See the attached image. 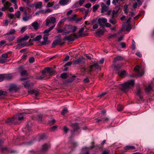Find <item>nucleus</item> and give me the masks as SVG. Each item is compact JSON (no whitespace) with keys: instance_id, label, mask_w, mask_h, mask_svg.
I'll use <instances>...</instances> for the list:
<instances>
[{"instance_id":"1a4fd4ad","label":"nucleus","mask_w":154,"mask_h":154,"mask_svg":"<svg viewBox=\"0 0 154 154\" xmlns=\"http://www.w3.org/2000/svg\"><path fill=\"white\" fill-rule=\"evenodd\" d=\"M69 140L70 143L72 144V151H73V149L75 148L78 146V143L76 142L72 139V136L69 137Z\"/></svg>"},{"instance_id":"dca6fc26","label":"nucleus","mask_w":154,"mask_h":154,"mask_svg":"<svg viewBox=\"0 0 154 154\" xmlns=\"http://www.w3.org/2000/svg\"><path fill=\"white\" fill-rule=\"evenodd\" d=\"M32 17V14H29V13L28 15L24 16L22 18V20L24 22L28 21L29 19L31 18Z\"/></svg>"},{"instance_id":"f257e3e1","label":"nucleus","mask_w":154,"mask_h":154,"mask_svg":"<svg viewBox=\"0 0 154 154\" xmlns=\"http://www.w3.org/2000/svg\"><path fill=\"white\" fill-rule=\"evenodd\" d=\"M135 85L134 79L130 80L123 84L121 85L119 88L125 92H128L131 87L134 86Z\"/></svg>"},{"instance_id":"5fc2aeb1","label":"nucleus","mask_w":154,"mask_h":154,"mask_svg":"<svg viewBox=\"0 0 154 154\" xmlns=\"http://www.w3.org/2000/svg\"><path fill=\"white\" fill-rule=\"evenodd\" d=\"M76 77L75 75H73L70 78H69L67 79L68 82H72L74 80V78Z\"/></svg>"},{"instance_id":"412c9836","label":"nucleus","mask_w":154,"mask_h":154,"mask_svg":"<svg viewBox=\"0 0 154 154\" xmlns=\"http://www.w3.org/2000/svg\"><path fill=\"white\" fill-rule=\"evenodd\" d=\"M94 68L93 64L90 66L86 70V69H85L84 70L85 72H87L89 74H90L91 72L93 70Z\"/></svg>"},{"instance_id":"a18cd8bd","label":"nucleus","mask_w":154,"mask_h":154,"mask_svg":"<svg viewBox=\"0 0 154 154\" xmlns=\"http://www.w3.org/2000/svg\"><path fill=\"white\" fill-rule=\"evenodd\" d=\"M99 6V5L98 4H96L94 5L93 7V12H95Z\"/></svg>"},{"instance_id":"bf43d9fd","label":"nucleus","mask_w":154,"mask_h":154,"mask_svg":"<svg viewBox=\"0 0 154 154\" xmlns=\"http://www.w3.org/2000/svg\"><path fill=\"white\" fill-rule=\"evenodd\" d=\"M15 32V30L14 29H11L10 31L7 32L6 34L7 35H9L10 34H12L14 33Z\"/></svg>"},{"instance_id":"5701e85b","label":"nucleus","mask_w":154,"mask_h":154,"mask_svg":"<svg viewBox=\"0 0 154 154\" xmlns=\"http://www.w3.org/2000/svg\"><path fill=\"white\" fill-rule=\"evenodd\" d=\"M1 151L2 153L10 152V149L7 147H2L1 149Z\"/></svg>"},{"instance_id":"6ab92c4d","label":"nucleus","mask_w":154,"mask_h":154,"mask_svg":"<svg viewBox=\"0 0 154 154\" xmlns=\"http://www.w3.org/2000/svg\"><path fill=\"white\" fill-rule=\"evenodd\" d=\"M72 126L73 127L74 132H75L77 130L79 129L78 123H72Z\"/></svg>"},{"instance_id":"20e7f679","label":"nucleus","mask_w":154,"mask_h":154,"mask_svg":"<svg viewBox=\"0 0 154 154\" xmlns=\"http://www.w3.org/2000/svg\"><path fill=\"white\" fill-rule=\"evenodd\" d=\"M79 38L78 35L74 33L73 35L71 34L69 36H65L63 40H68L69 42H73L75 40V38Z\"/></svg>"},{"instance_id":"603ef678","label":"nucleus","mask_w":154,"mask_h":154,"mask_svg":"<svg viewBox=\"0 0 154 154\" xmlns=\"http://www.w3.org/2000/svg\"><path fill=\"white\" fill-rule=\"evenodd\" d=\"M68 112V110L67 108H64L62 110V111L61 113V114L63 115H65V114Z\"/></svg>"},{"instance_id":"49530a36","label":"nucleus","mask_w":154,"mask_h":154,"mask_svg":"<svg viewBox=\"0 0 154 154\" xmlns=\"http://www.w3.org/2000/svg\"><path fill=\"white\" fill-rule=\"evenodd\" d=\"M84 28L83 27V28H81V29H80L79 31L78 32L79 34V36L80 37H81L83 36L82 33L84 31ZM86 35H85V34L84 35H83L84 36H86Z\"/></svg>"},{"instance_id":"72a5a7b5","label":"nucleus","mask_w":154,"mask_h":154,"mask_svg":"<svg viewBox=\"0 0 154 154\" xmlns=\"http://www.w3.org/2000/svg\"><path fill=\"white\" fill-rule=\"evenodd\" d=\"M55 25L47 29H45L43 32L44 33H47L49 32L51 30L54 28Z\"/></svg>"},{"instance_id":"338daca9","label":"nucleus","mask_w":154,"mask_h":154,"mask_svg":"<svg viewBox=\"0 0 154 154\" xmlns=\"http://www.w3.org/2000/svg\"><path fill=\"white\" fill-rule=\"evenodd\" d=\"M54 2H52L51 3L50 2H49L47 5H46V7L47 8H48V7H51L54 4Z\"/></svg>"},{"instance_id":"4c0bfd02","label":"nucleus","mask_w":154,"mask_h":154,"mask_svg":"<svg viewBox=\"0 0 154 154\" xmlns=\"http://www.w3.org/2000/svg\"><path fill=\"white\" fill-rule=\"evenodd\" d=\"M69 2V0H60L59 1L60 4L64 5L67 4Z\"/></svg>"},{"instance_id":"c85d7f7f","label":"nucleus","mask_w":154,"mask_h":154,"mask_svg":"<svg viewBox=\"0 0 154 154\" xmlns=\"http://www.w3.org/2000/svg\"><path fill=\"white\" fill-rule=\"evenodd\" d=\"M76 29V27H74V28L72 30L67 32H63L62 35H66L69 33L70 32H75Z\"/></svg>"},{"instance_id":"79ce46f5","label":"nucleus","mask_w":154,"mask_h":154,"mask_svg":"<svg viewBox=\"0 0 154 154\" xmlns=\"http://www.w3.org/2000/svg\"><path fill=\"white\" fill-rule=\"evenodd\" d=\"M27 45V43L25 42L21 44H18L17 45V47L19 48H20L25 47Z\"/></svg>"},{"instance_id":"cd10ccee","label":"nucleus","mask_w":154,"mask_h":154,"mask_svg":"<svg viewBox=\"0 0 154 154\" xmlns=\"http://www.w3.org/2000/svg\"><path fill=\"white\" fill-rule=\"evenodd\" d=\"M124 59V57L121 56H118L115 57L113 60L114 62H115L117 61H121Z\"/></svg>"},{"instance_id":"f704fd0d","label":"nucleus","mask_w":154,"mask_h":154,"mask_svg":"<svg viewBox=\"0 0 154 154\" xmlns=\"http://www.w3.org/2000/svg\"><path fill=\"white\" fill-rule=\"evenodd\" d=\"M91 143L92 144V145L90 146V148L91 149H97L99 147V146L97 145H94V142H92Z\"/></svg>"},{"instance_id":"9d476101","label":"nucleus","mask_w":154,"mask_h":154,"mask_svg":"<svg viewBox=\"0 0 154 154\" xmlns=\"http://www.w3.org/2000/svg\"><path fill=\"white\" fill-rule=\"evenodd\" d=\"M140 66L138 65H137L134 68V70L139 74L140 76H141L143 75L144 73V71L143 70H142L141 72H140Z\"/></svg>"},{"instance_id":"0e129e2a","label":"nucleus","mask_w":154,"mask_h":154,"mask_svg":"<svg viewBox=\"0 0 154 154\" xmlns=\"http://www.w3.org/2000/svg\"><path fill=\"white\" fill-rule=\"evenodd\" d=\"M15 15L17 17V18H19L20 15V11H18L15 14Z\"/></svg>"},{"instance_id":"423d86ee","label":"nucleus","mask_w":154,"mask_h":154,"mask_svg":"<svg viewBox=\"0 0 154 154\" xmlns=\"http://www.w3.org/2000/svg\"><path fill=\"white\" fill-rule=\"evenodd\" d=\"M46 26H48L50 23L54 24L56 22V18L55 17H51L46 20Z\"/></svg>"},{"instance_id":"7c9ffc66","label":"nucleus","mask_w":154,"mask_h":154,"mask_svg":"<svg viewBox=\"0 0 154 154\" xmlns=\"http://www.w3.org/2000/svg\"><path fill=\"white\" fill-rule=\"evenodd\" d=\"M104 33L103 30L100 29H97V31L96 32V33L98 35H103Z\"/></svg>"},{"instance_id":"3c124183","label":"nucleus","mask_w":154,"mask_h":154,"mask_svg":"<svg viewBox=\"0 0 154 154\" xmlns=\"http://www.w3.org/2000/svg\"><path fill=\"white\" fill-rule=\"evenodd\" d=\"M124 108V106L120 104H118L117 107V109L119 111H122Z\"/></svg>"},{"instance_id":"393cba45","label":"nucleus","mask_w":154,"mask_h":154,"mask_svg":"<svg viewBox=\"0 0 154 154\" xmlns=\"http://www.w3.org/2000/svg\"><path fill=\"white\" fill-rule=\"evenodd\" d=\"M75 26H73L72 25H66L64 28L65 31H66L67 30H72Z\"/></svg>"},{"instance_id":"e433bc0d","label":"nucleus","mask_w":154,"mask_h":154,"mask_svg":"<svg viewBox=\"0 0 154 154\" xmlns=\"http://www.w3.org/2000/svg\"><path fill=\"white\" fill-rule=\"evenodd\" d=\"M109 22L112 23V25H115L117 23V21L116 19L110 18L109 20Z\"/></svg>"},{"instance_id":"a211bd4d","label":"nucleus","mask_w":154,"mask_h":154,"mask_svg":"<svg viewBox=\"0 0 154 154\" xmlns=\"http://www.w3.org/2000/svg\"><path fill=\"white\" fill-rule=\"evenodd\" d=\"M88 148L87 147L83 148L81 152L79 154H90L89 151L88 149Z\"/></svg>"},{"instance_id":"c03bdc74","label":"nucleus","mask_w":154,"mask_h":154,"mask_svg":"<svg viewBox=\"0 0 154 154\" xmlns=\"http://www.w3.org/2000/svg\"><path fill=\"white\" fill-rule=\"evenodd\" d=\"M21 76H23L28 74L26 70H22L20 72Z\"/></svg>"},{"instance_id":"e2e57ef3","label":"nucleus","mask_w":154,"mask_h":154,"mask_svg":"<svg viewBox=\"0 0 154 154\" xmlns=\"http://www.w3.org/2000/svg\"><path fill=\"white\" fill-rule=\"evenodd\" d=\"M56 121L54 119H53L51 120H49L48 122V124L50 125H51L54 124Z\"/></svg>"},{"instance_id":"4d7b16f0","label":"nucleus","mask_w":154,"mask_h":154,"mask_svg":"<svg viewBox=\"0 0 154 154\" xmlns=\"http://www.w3.org/2000/svg\"><path fill=\"white\" fill-rule=\"evenodd\" d=\"M8 17L9 18L13 20L16 19V17H15L14 15L13 14H8Z\"/></svg>"},{"instance_id":"6e6552de","label":"nucleus","mask_w":154,"mask_h":154,"mask_svg":"<svg viewBox=\"0 0 154 154\" xmlns=\"http://www.w3.org/2000/svg\"><path fill=\"white\" fill-rule=\"evenodd\" d=\"M137 91L136 92V95L139 97V100H143V97L141 96L142 93L141 90L139 85L137 86Z\"/></svg>"},{"instance_id":"ea45409f","label":"nucleus","mask_w":154,"mask_h":154,"mask_svg":"<svg viewBox=\"0 0 154 154\" xmlns=\"http://www.w3.org/2000/svg\"><path fill=\"white\" fill-rule=\"evenodd\" d=\"M82 61V59L79 58L78 59L74 60V63L75 65L78 64Z\"/></svg>"},{"instance_id":"f3484780","label":"nucleus","mask_w":154,"mask_h":154,"mask_svg":"<svg viewBox=\"0 0 154 154\" xmlns=\"http://www.w3.org/2000/svg\"><path fill=\"white\" fill-rule=\"evenodd\" d=\"M23 85L24 88L26 89L29 88L31 85L29 81L27 80L24 81L23 83Z\"/></svg>"},{"instance_id":"a19ab883","label":"nucleus","mask_w":154,"mask_h":154,"mask_svg":"<svg viewBox=\"0 0 154 154\" xmlns=\"http://www.w3.org/2000/svg\"><path fill=\"white\" fill-rule=\"evenodd\" d=\"M31 94H34L36 96H37L38 94V92L35 89H32L30 91Z\"/></svg>"},{"instance_id":"473e14b6","label":"nucleus","mask_w":154,"mask_h":154,"mask_svg":"<svg viewBox=\"0 0 154 154\" xmlns=\"http://www.w3.org/2000/svg\"><path fill=\"white\" fill-rule=\"evenodd\" d=\"M123 11L125 13L127 14L128 12V5H125L124 7Z\"/></svg>"},{"instance_id":"58836bf2","label":"nucleus","mask_w":154,"mask_h":154,"mask_svg":"<svg viewBox=\"0 0 154 154\" xmlns=\"http://www.w3.org/2000/svg\"><path fill=\"white\" fill-rule=\"evenodd\" d=\"M42 38V36L41 35H39L36 37L33 38V40L34 41H39Z\"/></svg>"},{"instance_id":"052dcab7","label":"nucleus","mask_w":154,"mask_h":154,"mask_svg":"<svg viewBox=\"0 0 154 154\" xmlns=\"http://www.w3.org/2000/svg\"><path fill=\"white\" fill-rule=\"evenodd\" d=\"M131 29V25L130 23H129L125 29V30L127 32H130Z\"/></svg>"},{"instance_id":"de8ad7c7","label":"nucleus","mask_w":154,"mask_h":154,"mask_svg":"<svg viewBox=\"0 0 154 154\" xmlns=\"http://www.w3.org/2000/svg\"><path fill=\"white\" fill-rule=\"evenodd\" d=\"M77 15L76 14H74L73 15L72 17H70L69 18V20L71 21H76V19Z\"/></svg>"},{"instance_id":"864d4df0","label":"nucleus","mask_w":154,"mask_h":154,"mask_svg":"<svg viewBox=\"0 0 154 154\" xmlns=\"http://www.w3.org/2000/svg\"><path fill=\"white\" fill-rule=\"evenodd\" d=\"M45 13L44 12V10H40L36 12L35 13V15H39L40 14H44Z\"/></svg>"},{"instance_id":"b1692460","label":"nucleus","mask_w":154,"mask_h":154,"mask_svg":"<svg viewBox=\"0 0 154 154\" xmlns=\"http://www.w3.org/2000/svg\"><path fill=\"white\" fill-rule=\"evenodd\" d=\"M48 145L47 143H45L42 146V151L45 152L47 151L48 148Z\"/></svg>"},{"instance_id":"7ed1b4c3","label":"nucleus","mask_w":154,"mask_h":154,"mask_svg":"<svg viewBox=\"0 0 154 154\" xmlns=\"http://www.w3.org/2000/svg\"><path fill=\"white\" fill-rule=\"evenodd\" d=\"M56 37L58 38V39L54 40L52 43V48H54L55 46L58 45H62L64 44V43H61L62 40L60 36H57Z\"/></svg>"},{"instance_id":"13d9d810","label":"nucleus","mask_w":154,"mask_h":154,"mask_svg":"<svg viewBox=\"0 0 154 154\" xmlns=\"http://www.w3.org/2000/svg\"><path fill=\"white\" fill-rule=\"evenodd\" d=\"M104 119L103 118L98 117L95 120L96 121V122H104Z\"/></svg>"},{"instance_id":"f03ea898","label":"nucleus","mask_w":154,"mask_h":154,"mask_svg":"<svg viewBox=\"0 0 154 154\" xmlns=\"http://www.w3.org/2000/svg\"><path fill=\"white\" fill-rule=\"evenodd\" d=\"M23 114H28V113L23 112L22 113V114H19L18 116H14L12 118H8L5 121L6 123H11L14 124H16V122L17 120H19V121H21L23 119L24 117L22 116V115Z\"/></svg>"},{"instance_id":"680f3d73","label":"nucleus","mask_w":154,"mask_h":154,"mask_svg":"<svg viewBox=\"0 0 154 154\" xmlns=\"http://www.w3.org/2000/svg\"><path fill=\"white\" fill-rule=\"evenodd\" d=\"M7 93L5 91H3L2 90H0V96L2 95H3L5 96L7 95Z\"/></svg>"},{"instance_id":"bb28decb","label":"nucleus","mask_w":154,"mask_h":154,"mask_svg":"<svg viewBox=\"0 0 154 154\" xmlns=\"http://www.w3.org/2000/svg\"><path fill=\"white\" fill-rule=\"evenodd\" d=\"M122 66V64L121 63L116 64L114 65V68L115 70L119 71L121 68Z\"/></svg>"},{"instance_id":"774afa93","label":"nucleus","mask_w":154,"mask_h":154,"mask_svg":"<svg viewBox=\"0 0 154 154\" xmlns=\"http://www.w3.org/2000/svg\"><path fill=\"white\" fill-rule=\"evenodd\" d=\"M33 140H30L26 142V144L28 146H30L32 145L34 143Z\"/></svg>"},{"instance_id":"9b49d317","label":"nucleus","mask_w":154,"mask_h":154,"mask_svg":"<svg viewBox=\"0 0 154 154\" xmlns=\"http://www.w3.org/2000/svg\"><path fill=\"white\" fill-rule=\"evenodd\" d=\"M101 13H103L107 11L109 9V7L108 6H106L103 3H102L101 4Z\"/></svg>"},{"instance_id":"09e8293b","label":"nucleus","mask_w":154,"mask_h":154,"mask_svg":"<svg viewBox=\"0 0 154 154\" xmlns=\"http://www.w3.org/2000/svg\"><path fill=\"white\" fill-rule=\"evenodd\" d=\"M135 147L133 146H127L124 147L125 150H129L131 149H134Z\"/></svg>"},{"instance_id":"0eeeda50","label":"nucleus","mask_w":154,"mask_h":154,"mask_svg":"<svg viewBox=\"0 0 154 154\" xmlns=\"http://www.w3.org/2000/svg\"><path fill=\"white\" fill-rule=\"evenodd\" d=\"M12 4L8 2H6L3 4L4 6L1 8L3 11H5L8 9L11 6Z\"/></svg>"},{"instance_id":"a878e982","label":"nucleus","mask_w":154,"mask_h":154,"mask_svg":"<svg viewBox=\"0 0 154 154\" xmlns=\"http://www.w3.org/2000/svg\"><path fill=\"white\" fill-rule=\"evenodd\" d=\"M32 26L33 27L35 30H37L38 28L39 25L38 24L36 21H35L34 22L32 23Z\"/></svg>"},{"instance_id":"4be33fe9","label":"nucleus","mask_w":154,"mask_h":154,"mask_svg":"<svg viewBox=\"0 0 154 154\" xmlns=\"http://www.w3.org/2000/svg\"><path fill=\"white\" fill-rule=\"evenodd\" d=\"M9 90L11 91H17V86L15 85H12L9 88Z\"/></svg>"},{"instance_id":"37998d69","label":"nucleus","mask_w":154,"mask_h":154,"mask_svg":"<svg viewBox=\"0 0 154 154\" xmlns=\"http://www.w3.org/2000/svg\"><path fill=\"white\" fill-rule=\"evenodd\" d=\"M4 75L5 76V78L7 80H10L13 78L12 76L10 74H4Z\"/></svg>"},{"instance_id":"ddd939ff","label":"nucleus","mask_w":154,"mask_h":154,"mask_svg":"<svg viewBox=\"0 0 154 154\" xmlns=\"http://www.w3.org/2000/svg\"><path fill=\"white\" fill-rule=\"evenodd\" d=\"M42 3L41 2H34V5L35 6V10H36L37 8L40 9L42 7Z\"/></svg>"},{"instance_id":"8fccbe9b","label":"nucleus","mask_w":154,"mask_h":154,"mask_svg":"<svg viewBox=\"0 0 154 154\" xmlns=\"http://www.w3.org/2000/svg\"><path fill=\"white\" fill-rule=\"evenodd\" d=\"M115 9L116 10H117L119 13H121L122 10V8L120 7V4Z\"/></svg>"},{"instance_id":"c756f323","label":"nucleus","mask_w":154,"mask_h":154,"mask_svg":"<svg viewBox=\"0 0 154 154\" xmlns=\"http://www.w3.org/2000/svg\"><path fill=\"white\" fill-rule=\"evenodd\" d=\"M31 130V127L28 124L26 125L25 128H24L23 131H26L27 133L29 132Z\"/></svg>"},{"instance_id":"39448f33","label":"nucleus","mask_w":154,"mask_h":154,"mask_svg":"<svg viewBox=\"0 0 154 154\" xmlns=\"http://www.w3.org/2000/svg\"><path fill=\"white\" fill-rule=\"evenodd\" d=\"M107 21V19L104 17H101L98 19L97 23L102 28L104 29V25Z\"/></svg>"},{"instance_id":"c9c22d12","label":"nucleus","mask_w":154,"mask_h":154,"mask_svg":"<svg viewBox=\"0 0 154 154\" xmlns=\"http://www.w3.org/2000/svg\"><path fill=\"white\" fill-rule=\"evenodd\" d=\"M60 77L63 79H66L68 77V75L67 73L63 72L60 75Z\"/></svg>"},{"instance_id":"2f4dec72","label":"nucleus","mask_w":154,"mask_h":154,"mask_svg":"<svg viewBox=\"0 0 154 154\" xmlns=\"http://www.w3.org/2000/svg\"><path fill=\"white\" fill-rule=\"evenodd\" d=\"M46 138V135L45 133H43L40 135L38 140L39 141L43 140Z\"/></svg>"},{"instance_id":"f8f14e48","label":"nucleus","mask_w":154,"mask_h":154,"mask_svg":"<svg viewBox=\"0 0 154 154\" xmlns=\"http://www.w3.org/2000/svg\"><path fill=\"white\" fill-rule=\"evenodd\" d=\"M51 68L50 67H45L44 69L42 71L43 75H46L47 74L50 73Z\"/></svg>"},{"instance_id":"69168bd1","label":"nucleus","mask_w":154,"mask_h":154,"mask_svg":"<svg viewBox=\"0 0 154 154\" xmlns=\"http://www.w3.org/2000/svg\"><path fill=\"white\" fill-rule=\"evenodd\" d=\"M49 35V34H45L43 37V39L44 41H46L48 40V36Z\"/></svg>"},{"instance_id":"aec40b11","label":"nucleus","mask_w":154,"mask_h":154,"mask_svg":"<svg viewBox=\"0 0 154 154\" xmlns=\"http://www.w3.org/2000/svg\"><path fill=\"white\" fill-rule=\"evenodd\" d=\"M153 90L151 85H150L146 87L145 91L147 93L151 92Z\"/></svg>"},{"instance_id":"6e6d98bb","label":"nucleus","mask_w":154,"mask_h":154,"mask_svg":"<svg viewBox=\"0 0 154 154\" xmlns=\"http://www.w3.org/2000/svg\"><path fill=\"white\" fill-rule=\"evenodd\" d=\"M50 43V41L47 40L46 41H44L42 42L41 43L42 45H48Z\"/></svg>"},{"instance_id":"4468645a","label":"nucleus","mask_w":154,"mask_h":154,"mask_svg":"<svg viewBox=\"0 0 154 154\" xmlns=\"http://www.w3.org/2000/svg\"><path fill=\"white\" fill-rule=\"evenodd\" d=\"M34 7H35V6L34 5V3L33 4H31L29 5H26V8L27 9L28 13H29L31 12L32 10L31 8H33Z\"/></svg>"},{"instance_id":"2eb2a0df","label":"nucleus","mask_w":154,"mask_h":154,"mask_svg":"<svg viewBox=\"0 0 154 154\" xmlns=\"http://www.w3.org/2000/svg\"><path fill=\"white\" fill-rule=\"evenodd\" d=\"M118 75L121 77H123L127 75L126 71L124 70L122 71H119L117 72Z\"/></svg>"}]
</instances>
